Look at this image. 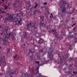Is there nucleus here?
I'll return each instance as SVG.
<instances>
[{
	"instance_id": "obj_1",
	"label": "nucleus",
	"mask_w": 77,
	"mask_h": 77,
	"mask_svg": "<svg viewBox=\"0 0 77 77\" xmlns=\"http://www.w3.org/2000/svg\"><path fill=\"white\" fill-rule=\"evenodd\" d=\"M16 15L15 18H14L13 16L11 14H9L8 15V18L6 19L7 20H13V21L15 22H16V24H17L18 26H20L22 24V19L21 17L23 15V14L21 13H18L17 14H15Z\"/></svg>"
},
{
	"instance_id": "obj_2",
	"label": "nucleus",
	"mask_w": 77,
	"mask_h": 77,
	"mask_svg": "<svg viewBox=\"0 0 77 77\" xmlns=\"http://www.w3.org/2000/svg\"><path fill=\"white\" fill-rule=\"evenodd\" d=\"M37 21L36 20H33V21L30 22L29 24L28 23L27 25L26 29H27V30L30 29V27H33L34 29H35V26H37Z\"/></svg>"
},
{
	"instance_id": "obj_3",
	"label": "nucleus",
	"mask_w": 77,
	"mask_h": 77,
	"mask_svg": "<svg viewBox=\"0 0 77 77\" xmlns=\"http://www.w3.org/2000/svg\"><path fill=\"white\" fill-rule=\"evenodd\" d=\"M11 37V33H9L6 35L5 36V38H3L2 40L3 43L2 45H6L9 44V42H8V40L6 39V38H9Z\"/></svg>"
},
{
	"instance_id": "obj_4",
	"label": "nucleus",
	"mask_w": 77,
	"mask_h": 77,
	"mask_svg": "<svg viewBox=\"0 0 77 77\" xmlns=\"http://www.w3.org/2000/svg\"><path fill=\"white\" fill-rule=\"evenodd\" d=\"M66 2L64 1L61 0L60 2V8H62V12H65V11H66V8H65V6L66 4Z\"/></svg>"
},
{
	"instance_id": "obj_5",
	"label": "nucleus",
	"mask_w": 77,
	"mask_h": 77,
	"mask_svg": "<svg viewBox=\"0 0 77 77\" xmlns=\"http://www.w3.org/2000/svg\"><path fill=\"white\" fill-rule=\"evenodd\" d=\"M56 29H52V32H53V34L54 35H55L56 38H60V39H62L63 38V35H60L58 37V32H56Z\"/></svg>"
},
{
	"instance_id": "obj_6",
	"label": "nucleus",
	"mask_w": 77,
	"mask_h": 77,
	"mask_svg": "<svg viewBox=\"0 0 77 77\" xmlns=\"http://www.w3.org/2000/svg\"><path fill=\"white\" fill-rule=\"evenodd\" d=\"M53 58H49L45 60V58H43L42 60V62L41 63V65H44L45 63H47L50 61V60H51Z\"/></svg>"
},
{
	"instance_id": "obj_7",
	"label": "nucleus",
	"mask_w": 77,
	"mask_h": 77,
	"mask_svg": "<svg viewBox=\"0 0 77 77\" xmlns=\"http://www.w3.org/2000/svg\"><path fill=\"white\" fill-rule=\"evenodd\" d=\"M1 60H0V66L2 65H3V64L4 65H6V63L4 61L3 62V58H1Z\"/></svg>"
},
{
	"instance_id": "obj_8",
	"label": "nucleus",
	"mask_w": 77,
	"mask_h": 77,
	"mask_svg": "<svg viewBox=\"0 0 77 77\" xmlns=\"http://www.w3.org/2000/svg\"><path fill=\"white\" fill-rule=\"evenodd\" d=\"M14 74H15V75L17 74V73H16V70H14V72H11L9 74V76H12V75H14Z\"/></svg>"
},
{
	"instance_id": "obj_9",
	"label": "nucleus",
	"mask_w": 77,
	"mask_h": 77,
	"mask_svg": "<svg viewBox=\"0 0 77 77\" xmlns=\"http://www.w3.org/2000/svg\"><path fill=\"white\" fill-rule=\"evenodd\" d=\"M44 42V39H43L42 38H41L38 41V43L39 44H41L42 43H43Z\"/></svg>"
},
{
	"instance_id": "obj_10",
	"label": "nucleus",
	"mask_w": 77,
	"mask_h": 77,
	"mask_svg": "<svg viewBox=\"0 0 77 77\" xmlns=\"http://www.w3.org/2000/svg\"><path fill=\"white\" fill-rule=\"evenodd\" d=\"M44 27H45V24H44V23H41L40 24V29H44Z\"/></svg>"
},
{
	"instance_id": "obj_11",
	"label": "nucleus",
	"mask_w": 77,
	"mask_h": 77,
	"mask_svg": "<svg viewBox=\"0 0 77 77\" xmlns=\"http://www.w3.org/2000/svg\"><path fill=\"white\" fill-rule=\"evenodd\" d=\"M39 66H38L36 68V69L37 70V72L35 73H34L35 75H38V73L39 74Z\"/></svg>"
},
{
	"instance_id": "obj_12",
	"label": "nucleus",
	"mask_w": 77,
	"mask_h": 77,
	"mask_svg": "<svg viewBox=\"0 0 77 77\" xmlns=\"http://www.w3.org/2000/svg\"><path fill=\"white\" fill-rule=\"evenodd\" d=\"M34 51H32V49H29V53H31L32 54V53H35L36 51V50H35V49H34Z\"/></svg>"
},
{
	"instance_id": "obj_13",
	"label": "nucleus",
	"mask_w": 77,
	"mask_h": 77,
	"mask_svg": "<svg viewBox=\"0 0 77 77\" xmlns=\"http://www.w3.org/2000/svg\"><path fill=\"white\" fill-rule=\"evenodd\" d=\"M58 56L59 57H60V58H62V57H63V58H68V57H66V55H65L64 56H61L60 55V54H58Z\"/></svg>"
},
{
	"instance_id": "obj_14",
	"label": "nucleus",
	"mask_w": 77,
	"mask_h": 77,
	"mask_svg": "<svg viewBox=\"0 0 77 77\" xmlns=\"http://www.w3.org/2000/svg\"><path fill=\"white\" fill-rule=\"evenodd\" d=\"M22 35V37L23 38H27V34H26V32H25V33H24Z\"/></svg>"
},
{
	"instance_id": "obj_15",
	"label": "nucleus",
	"mask_w": 77,
	"mask_h": 77,
	"mask_svg": "<svg viewBox=\"0 0 77 77\" xmlns=\"http://www.w3.org/2000/svg\"><path fill=\"white\" fill-rule=\"evenodd\" d=\"M62 63V58H60V61H59L58 62V64H60V65H61Z\"/></svg>"
},
{
	"instance_id": "obj_16",
	"label": "nucleus",
	"mask_w": 77,
	"mask_h": 77,
	"mask_svg": "<svg viewBox=\"0 0 77 77\" xmlns=\"http://www.w3.org/2000/svg\"><path fill=\"white\" fill-rule=\"evenodd\" d=\"M7 54H11V50L9 48L7 49Z\"/></svg>"
},
{
	"instance_id": "obj_17",
	"label": "nucleus",
	"mask_w": 77,
	"mask_h": 77,
	"mask_svg": "<svg viewBox=\"0 0 77 77\" xmlns=\"http://www.w3.org/2000/svg\"><path fill=\"white\" fill-rule=\"evenodd\" d=\"M69 38H74L75 37L74 36V35H69Z\"/></svg>"
},
{
	"instance_id": "obj_18",
	"label": "nucleus",
	"mask_w": 77,
	"mask_h": 77,
	"mask_svg": "<svg viewBox=\"0 0 77 77\" xmlns=\"http://www.w3.org/2000/svg\"><path fill=\"white\" fill-rule=\"evenodd\" d=\"M0 14H5V11H2V9H1V8H0Z\"/></svg>"
},
{
	"instance_id": "obj_19",
	"label": "nucleus",
	"mask_w": 77,
	"mask_h": 77,
	"mask_svg": "<svg viewBox=\"0 0 77 77\" xmlns=\"http://www.w3.org/2000/svg\"><path fill=\"white\" fill-rule=\"evenodd\" d=\"M35 63H37V65H39V61H35Z\"/></svg>"
},
{
	"instance_id": "obj_20",
	"label": "nucleus",
	"mask_w": 77,
	"mask_h": 77,
	"mask_svg": "<svg viewBox=\"0 0 77 77\" xmlns=\"http://www.w3.org/2000/svg\"><path fill=\"white\" fill-rule=\"evenodd\" d=\"M18 55L16 54L14 57V58H18Z\"/></svg>"
},
{
	"instance_id": "obj_21",
	"label": "nucleus",
	"mask_w": 77,
	"mask_h": 77,
	"mask_svg": "<svg viewBox=\"0 0 77 77\" xmlns=\"http://www.w3.org/2000/svg\"><path fill=\"white\" fill-rule=\"evenodd\" d=\"M40 20H41V21H43V20H44V18H43V17L42 16L40 17Z\"/></svg>"
},
{
	"instance_id": "obj_22",
	"label": "nucleus",
	"mask_w": 77,
	"mask_h": 77,
	"mask_svg": "<svg viewBox=\"0 0 77 77\" xmlns=\"http://www.w3.org/2000/svg\"><path fill=\"white\" fill-rule=\"evenodd\" d=\"M4 8H5V10H6V9H8V6H7V5H5L4 6Z\"/></svg>"
},
{
	"instance_id": "obj_23",
	"label": "nucleus",
	"mask_w": 77,
	"mask_h": 77,
	"mask_svg": "<svg viewBox=\"0 0 77 77\" xmlns=\"http://www.w3.org/2000/svg\"><path fill=\"white\" fill-rule=\"evenodd\" d=\"M47 30H48V29H50V26L48 25V26H47Z\"/></svg>"
},
{
	"instance_id": "obj_24",
	"label": "nucleus",
	"mask_w": 77,
	"mask_h": 77,
	"mask_svg": "<svg viewBox=\"0 0 77 77\" xmlns=\"http://www.w3.org/2000/svg\"><path fill=\"white\" fill-rule=\"evenodd\" d=\"M50 56L52 57H50V58H53V55H51Z\"/></svg>"
},
{
	"instance_id": "obj_25",
	"label": "nucleus",
	"mask_w": 77,
	"mask_h": 77,
	"mask_svg": "<svg viewBox=\"0 0 77 77\" xmlns=\"http://www.w3.org/2000/svg\"><path fill=\"white\" fill-rule=\"evenodd\" d=\"M11 3V5H13L14 6H15V5H16V4L15 3H14V4H12V3Z\"/></svg>"
},
{
	"instance_id": "obj_26",
	"label": "nucleus",
	"mask_w": 77,
	"mask_h": 77,
	"mask_svg": "<svg viewBox=\"0 0 77 77\" xmlns=\"http://www.w3.org/2000/svg\"><path fill=\"white\" fill-rule=\"evenodd\" d=\"M38 6V4H36L35 5V6L34 8H36V7H37V6Z\"/></svg>"
},
{
	"instance_id": "obj_27",
	"label": "nucleus",
	"mask_w": 77,
	"mask_h": 77,
	"mask_svg": "<svg viewBox=\"0 0 77 77\" xmlns=\"http://www.w3.org/2000/svg\"><path fill=\"white\" fill-rule=\"evenodd\" d=\"M75 24H76V23H75L73 24V25L72 26V27H73V26H75Z\"/></svg>"
},
{
	"instance_id": "obj_28",
	"label": "nucleus",
	"mask_w": 77,
	"mask_h": 77,
	"mask_svg": "<svg viewBox=\"0 0 77 77\" xmlns=\"http://www.w3.org/2000/svg\"><path fill=\"white\" fill-rule=\"evenodd\" d=\"M35 14H36V13H35V11H34V12L33 13V15H35Z\"/></svg>"
},
{
	"instance_id": "obj_29",
	"label": "nucleus",
	"mask_w": 77,
	"mask_h": 77,
	"mask_svg": "<svg viewBox=\"0 0 77 77\" xmlns=\"http://www.w3.org/2000/svg\"><path fill=\"white\" fill-rule=\"evenodd\" d=\"M32 10H33V8H30V11H32Z\"/></svg>"
},
{
	"instance_id": "obj_30",
	"label": "nucleus",
	"mask_w": 77,
	"mask_h": 77,
	"mask_svg": "<svg viewBox=\"0 0 77 77\" xmlns=\"http://www.w3.org/2000/svg\"><path fill=\"white\" fill-rule=\"evenodd\" d=\"M53 44H55V45H56V42H53Z\"/></svg>"
},
{
	"instance_id": "obj_31",
	"label": "nucleus",
	"mask_w": 77,
	"mask_h": 77,
	"mask_svg": "<svg viewBox=\"0 0 77 77\" xmlns=\"http://www.w3.org/2000/svg\"><path fill=\"white\" fill-rule=\"evenodd\" d=\"M41 76L42 77V75H41V74L40 73L39 74V77H41Z\"/></svg>"
},
{
	"instance_id": "obj_32",
	"label": "nucleus",
	"mask_w": 77,
	"mask_h": 77,
	"mask_svg": "<svg viewBox=\"0 0 77 77\" xmlns=\"http://www.w3.org/2000/svg\"><path fill=\"white\" fill-rule=\"evenodd\" d=\"M72 14V13H71V12H69L68 13V14H69V15H70V14Z\"/></svg>"
},
{
	"instance_id": "obj_33",
	"label": "nucleus",
	"mask_w": 77,
	"mask_h": 77,
	"mask_svg": "<svg viewBox=\"0 0 77 77\" xmlns=\"http://www.w3.org/2000/svg\"><path fill=\"white\" fill-rule=\"evenodd\" d=\"M47 2H45L44 3V5H47Z\"/></svg>"
},
{
	"instance_id": "obj_34",
	"label": "nucleus",
	"mask_w": 77,
	"mask_h": 77,
	"mask_svg": "<svg viewBox=\"0 0 77 77\" xmlns=\"http://www.w3.org/2000/svg\"><path fill=\"white\" fill-rule=\"evenodd\" d=\"M40 52H43V49H42L40 50Z\"/></svg>"
},
{
	"instance_id": "obj_35",
	"label": "nucleus",
	"mask_w": 77,
	"mask_h": 77,
	"mask_svg": "<svg viewBox=\"0 0 77 77\" xmlns=\"http://www.w3.org/2000/svg\"><path fill=\"white\" fill-rule=\"evenodd\" d=\"M47 12H48V14H50V12H49V11H47Z\"/></svg>"
},
{
	"instance_id": "obj_36",
	"label": "nucleus",
	"mask_w": 77,
	"mask_h": 77,
	"mask_svg": "<svg viewBox=\"0 0 77 77\" xmlns=\"http://www.w3.org/2000/svg\"><path fill=\"white\" fill-rule=\"evenodd\" d=\"M14 36H11V38H12L13 39H14Z\"/></svg>"
},
{
	"instance_id": "obj_37",
	"label": "nucleus",
	"mask_w": 77,
	"mask_h": 77,
	"mask_svg": "<svg viewBox=\"0 0 77 77\" xmlns=\"http://www.w3.org/2000/svg\"><path fill=\"white\" fill-rule=\"evenodd\" d=\"M3 75V73H0V75Z\"/></svg>"
},
{
	"instance_id": "obj_38",
	"label": "nucleus",
	"mask_w": 77,
	"mask_h": 77,
	"mask_svg": "<svg viewBox=\"0 0 77 77\" xmlns=\"http://www.w3.org/2000/svg\"><path fill=\"white\" fill-rule=\"evenodd\" d=\"M73 73L74 74H75V71H73Z\"/></svg>"
},
{
	"instance_id": "obj_39",
	"label": "nucleus",
	"mask_w": 77,
	"mask_h": 77,
	"mask_svg": "<svg viewBox=\"0 0 77 77\" xmlns=\"http://www.w3.org/2000/svg\"><path fill=\"white\" fill-rule=\"evenodd\" d=\"M45 10H46V9H47V7H45Z\"/></svg>"
},
{
	"instance_id": "obj_40",
	"label": "nucleus",
	"mask_w": 77,
	"mask_h": 77,
	"mask_svg": "<svg viewBox=\"0 0 77 77\" xmlns=\"http://www.w3.org/2000/svg\"><path fill=\"white\" fill-rule=\"evenodd\" d=\"M52 51H51V54H53V53H52Z\"/></svg>"
},
{
	"instance_id": "obj_41",
	"label": "nucleus",
	"mask_w": 77,
	"mask_h": 77,
	"mask_svg": "<svg viewBox=\"0 0 77 77\" xmlns=\"http://www.w3.org/2000/svg\"><path fill=\"white\" fill-rule=\"evenodd\" d=\"M45 17H46V18H47V17H48V15L45 16Z\"/></svg>"
},
{
	"instance_id": "obj_42",
	"label": "nucleus",
	"mask_w": 77,
	"mask_h": 77,
	"mask_svg": "<svg viewBox=\"0 0 77 77\" xmlns=\"http://www.w3.org/2000/svg\"><path fill=\"white\" fill-rule=\"evenodd\" d=\"M1 1H2V2H4L5 0H1Z\"/></svg>"
},
{
	"instance_id": "obj_43",
	"label": "nucleus",
	"mask_w": 77,
	"mask_h": 77,
	"mask_svg": "<svg viewBox=\"0 0 77 77\" xmlns=\"http://www.w3.org/2000/svg\"><path fill=\"white\" fill-rule=\"evenodd\" d=\"M37 57H38V58H39V57H40V56H38V55H37Z\"/></svg>"
},
{
	"instance_id": "obj_44",
	"label": "nucleus",
	"mask_w": 77,
	"mask_h": 77,
	"mask_svg": "<svg viewBox=\"0 0 77 77\" xmlns=\"http://www.w3.org/2000/svg\"><path fill=\"white\" fill-rule=\"evenodd\" d=\"M71 75H72V77H73L74 76V75L73 74H72Z\"/></svg>"
},
{
	"instance_id": "obj_45",
	"label": "nucleus",
	"mask_w": 77,
	"mask_h": 77,
	"mask_svg": "<svg viewBox=\"0 0 77 77\" xmlns=\"http://www.w3.org/2000/svg\"><path fill=\"white\" fill-rule=\"evenodd\" d=\"M21 52H22V53H24V51H22Z\"/></svg>"
},
{
	"instance_id": "obj_46",
	"label": "nucleus",
	"mask_w": 77,
	"mask_h": 77,
	"mask_svg": "<svg viewBox=\"0 0 77 77\" xmlns=\"http://www.w3.org/2000/svg\"><path fill=\"white\" fill-rule=\"evenodd\" d=\"M1 27H2V26H1V25H0V29H1Z\"/></svg>"
},
{
	"instance_id": "obj_47",
	"label": "nucleus",
	"mask_w": 77,
	"mask_h": 77,
	"mask_svg": "<svg viewBox=\"0 0 77 77\" xmlns=\"http://www.w3.org/2000/svg\"><path fill=\"white\" fill-rule=\"evenodd\" d=\"M45 16H46V15H47L48 14H45Z\"/></svg>"
},
{
	"instance_id": "obj_48",
	"label": "nucleus",
	"mask_w": 77,
	"mask_h": 77,
	"mask_svg": "<svg viewBox=\"0 0 77 77\" xmlns=\"http://www.w3.org/2000/svg\"><path fill=\"white\" fill-rule=\"evenodd\" d=\"M53 15V14H52V13H51V14H50V15H51H51Z\"/></svg>"
},
{
	"instance_id": "obj_49",
	"label": "nucleus",
	"mask_w": 77,
	"mask_h": 77,
	"mask_svg": "<svg viewBox=\"0 0 77 77\" xmlns=\"http://www.w3.org/2000/svg\"><path fill=\"white\" fill-rule=\"evenodd\" d=\"M75 29V27H74V28H73V30H74V29Z\"/></svg>"
},
{
	"instance_id": "obj_50",
	"label": "nucleus",
	"mask_w": 77,
	"mask_h": 77,
	"mask_svg": "<svg viewBox=\"0 0 77 77\" xmlns=\"http://www.w3.org/2000/svg\"><path fill=\"white\" fill-rule=\"evenodd\" d=\"M48 32H49V33H51V31H49Z\"/></svg>"
},
{
	"instance_id": "obj_51",
	"label": "nucleus",
	"mask_w": 77,
	"mask_h": 77,
	"mask_svg": "<svg viewBox=\"0 0 77 77\" xmlns=\"http://www.w3.org/2000/svg\"><path fill=\"white\" fill-rule=\"evenodd\" d=\"M77 72H75V74H77Z\"/></svg>"
},
{
	"instance_id": "obj_52",
	"label": "nucleus",
	"mask_w": 77,
	"mask_h": 77,
	"mask_svg": "<svg viewBox=\"0 0 77 77\" xmlns=\"http://www.w3.org/2000/svg\"><path fill=\"white\" fill-rule=\"evenodd\" d=\"M3 57H4V58H5V56H3Z\"/></svg>"
},
{
	"instance_id": "obj_53",
	"label": "nucleus",
	"mask_w": 77,
	"mask_h": 77,
	"mask_svg": "<svg viewBox=\"0 0 77 77\" xmlns=\"http://www.w3.org/2000/svg\"><path fill=\"white\" fill-rule=\"evenodd\" d=\"M3 32L2 33V34H1V35L2 36V35H3Z\"/></svg>"
},
{
	"instance_id": "obj_54",
	"label": "nucleus",
	"mask_w": 77,
	"mask_h": 77,
	"mask_svg": "<svg viewBox=\"0 0 77 77\" xmlns=\"http://www.w3.org/2000/svg\"><path fill=\"white\" fill-rule=\"evenodd\" d=\"M50 18H52V16H50Z\"/></svg>"
},
{
	"instance_id": "obj_55",
	"label": "nucleus",
	"mask_w": 77,
	"mask_h": 77,
	"mask_svg": "<svg viewBox=\"0 0 77 77\" xmlns=\"http://www.w3.org/2000/svg\"><path fill=\"white\" fill-rule=\"evenodd\" d=\"M1 48H2V47H0V49H1Z\"/></svg>"
},
{
	"instance_id": "obj_56",
	"label": "nucleus",
	"mask_w": 77,
	"mask_h": 77,
	"mask_svg": "<svg viewBox=\"0 0 77 77\" xmlns=\"http://www.w3.org/2000/svg\"><path fill=\"white\" fill-rule=\"evenodd\" d=\"M30 15H32V16L33 15H32V14H31Z\"/></svg>"
},
{
	"instance_id": "obj_57",
	"label": "nucleus",
	"mask_w": 77,
	"mask_h": 77,
	"mask_svg": "<svg viewBox=\"0 0 77 77\" xmlns=\"http://www.w3.org/2000/svg\"><path fill=\"white\" fill-rule=\"evenodd\" d=\"M70 48V47H69V48Z\"/></svg>"
},
{
	"instance_id": "obj_58",
	"label": "nucleus",
	"mask_w": 77,
	"mask_h": 77,
	"mask_svg": "<svg viewBox=\"0 0 77 77\" xmlns=\"http://www.w3.org/2000/svg\"><path fill=\"white\" fill-rule=\"evenodd\" d=\"M51 17H53V15H52Z\"/></svg>"
},
{
	"instance_id": "obj_59",
	"label": "nucleus",
	"mask_w": 77,
	"mask_h": 77,
	"mask_svg": "<svg viewBox=\"0 0 77 77\" xmlns=\"http://www.w3.org/2000/svg\"><path fill=\"white\" fill-rule=\"evenodd\" d=\"M10 77H13V76H10Z\"/></svg>"
},
{
	"instance_id": "obj_60",
	"label": "nucleus",
	"mask_w": 77,
	"mask_h": 77,
	"mask_svg": "<svg viewBox=\"0 0 77 77\" xmlns=\"http://www.w3.org/2000/svg\"><path fill=\"white\" fill-rule=\"evenodd\" d=\"M3 10V11H5V9H4Z\"/></svg>"
},
{
	"instance_id": "obj_61",
	"label": "nucleus",
	"mask_w": 77,
	"mask_h": 77,
	"mask_svg": "<svg viewBox=\"0 0 77 77\" xmlns=\"http://www.w3.org/2000/svg\"><path fill=\"white\" fill-rule=\"evenodd\" d=\"M34 0H32V1H34Z\"/></svg>"
},
{
	"instance_id": "obj_62",
	"label": "nucleus",
	"mask_w": 77,
	"mask_h": 77,
	"mask_svg": "<svg viewBox=\"0 0 77 77\" xmlns=\"http://www.w3.org/2000/svg\"><path fill=\"white\" fill-rule=\"evenodd\" d=\"M0 6H1V5H0Z\"/></svg>"
},
{
	"instance_id": "obj_63",
	"label": "nucleus",
	"mask_w": 77,
	"mask_h": 77,
	"mask_svg": "<svg viewBox=\"0 0 77 77\" xmlns=\"http://www.w3.org/2000/svg\"><path fill=\"white\" fill-rule=\"evenodd\" d=\"M24 45H25V44H24Z\"/></svg>"
},
{
	"instance_id": "obj_64",
	"label": "nucleus",
	"mask_w": 77,
	"mask_h": 77,
	"mask_svg": "<svg viewBox=\"0 0 77 77\" xmlns=\"http://www.w3.org/2000/svg\"><path fill=\"white\" fill-rule=\"evenodd\" d=\"M73 18H72V19H73Z\"/></svg>"
}]
</instances>
